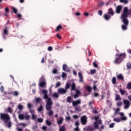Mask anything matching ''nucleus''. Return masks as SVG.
Masks as SVG:
<instances>
[{
  "instance_id": "f257e3e1",
  "label": "nucleus",
  "mask_w": 131,
  "mask_h": 131,
  "mask_svg": "<svg viewBox=\"0 0 131 131\" xmlns=\"http://www.w3.org/2000/svg\"><path fill=\"white\" fill-rule=\"evenodd\" d=\"M131 15V10L128 9L127 7H124L123 10V13L121 14V19L125 25H128V20L127 17Z\"/></svg>"
},
{
  "instance_id": "f03ea898",
  "label": "nucleus",
  "mask_w": 131,
  "mask_h": 131,
  "mask_svg": "<svg viewBox=\"0 0 131 131\" xmlns=\"http://www.w3.org/2000/svg\"><path fill=\"white\" fill-rule=\"evenodd\" d=\"M0 120L4 121V123H6L8 127H12V122H11V117L10 115L7 113H0Z\"/></svg>"
},
{
  "instance_id": "7ed1b4c3",
  "label": "nucleus",
  "mask_w": 131,
  "mask_h": 131,
  "mask_svg": "<svg viewBox=\"0 0 131 131\" xmlns=\"http://www.w3.org/2000/svg\"><path fill=\"white\" fill-rule=\"evenodd\" d=\"M42 93L44 95L43 99L47 100H46V109L50 110V109L52 108V106H53L52 98L49 97V95H48V90H43L42 91Z\"/></svg>"
},
{
  "instance_id": "20e7f679",
  "label": "nucleus",
  "mask_w": 131,
  "mask_h": 131,
  "mask_svg": "<svg viewBox=\"0 0 131 131\" xmlns=\"http://www.w3.org/2000/svg\"><path fill=\"white\" fill-rule=\"evenodd\" d=\"M125 58H126V54L125 53L117 54L115 55L114 63V64H120Z\"/></svg>"
},
{
  "instance_id": "39448f33",
  "label": "nucleus",
  "mask_w": 131,
  "mask_h": 131,
  "mask_svg": "<svg viewBox=\"0 0 131 131\" xmlns=\"http://www.w3.org/2000/svg\"><path fill=\"white\" fill-rule=\"evenodd\" d=\"M69 89H70V83L68 82L66 84L65 89L62 88H59L58 89L57 92L59 95H66Z\"/></svg>"
},
{
  "instance_id": "423d86ee",
  "label": "nucleus",
  "mask_w": 131,
  "mask_h": 131,
  "mask_svg": "<svg viewBox=\"0 0 131 131\" xmlns=\"http://www.w3.org/2000/svg\"><path fill=\"white\" fill-rule=\"evenodd\" d=\"M123 104L125 105L124 109H128L130 106V102L127 100H123Z\"/></svg>"
},
{
  "instance_id": "0eeeda50",
  "label": "nucleus",
  "mask_w": 131,
  "mask_h": 131,
  "mask_svg": "<svg viewBox=\"0 0 131 131\" xmlns=\"http://www.w3.org/2000/svg\"><path fill=\"white\" fill-rule=\"evenodd\" d=\"M88 120V118L86 117V116H82L81 117V122L83 125H85L86 124V122Z\"/></svg>"
},
{
  "instance_id": "6e6552de",
  "label": "nucleus",
  "mask_w": 131,
  "mask_h": 131,
  "mask_svg": "<svg viewBox=\"0 0 131 131\" xmlns=\"http://www.w3.org/2000/svg\"><path fill=\"white\" fill-rule=\"evenodd\" d=\"M126 119L127 118H126V117H122L121 119L114 118L113 119V121H116V122H121V120H126Z\"/></svg>"
},
{
  "instance_id": "1a4fd4ad",
  "label": "nucleus",
  "mask_w": 131,
  "mask_h": 131,
  "mask_svg": "<svg viewBox=\"0 0 131 131\" xmlns=\"http://www.w3.org/2000/svg\"><path fill=\"white\" fill-rule=\"evenodd\" d=\"M121 10H122V6L121 5H119L117 7L115 12L117 14H120L121 12Z\"/></svg>"
},
{
  "instance_id": "9d476101",
  "label": "nucleus",
  "mask_w": 131,
  "mask_h": 131,
  "mask_svg": "<svg viewBox=\"0 0 131 131\" xmlns=\"http://www.w3.org/2000/svg\"><path fill=\"white\" fill-rule=\"evenodd\" d=\"M80 104H81V101L79 100H77V101H73L72 102V105L73 107H76L77 105H80Z\"/></svg>"
},
{
  "instance_id": "9b49d317",
  "label": "nucleus",
  "mask_w": 131,
  "mask_h": 131,
  "mask_svg": "<svg viewBox=\"0 0 131 131\" xmlns=\"http://www.w3.org/2000/svg\"><path fill=\"white\" fill-rule=\"evenodd\" d=\"M62 69L63 71H65L66 72H70V69H69V68L67 67V64H63L62 66Z\"/></svg>"
},
{
  "instance_id": "f8f14e48",
  "label": "nucleus",
  "mask_w": 131,
  "mask_h": 131,
  "mask_svg": "<svg viewBox=\"0 0 131 131\" xmlns=\"http://www.w3.org/2000/svg\"><path fill=\"white\" fill-rule=\"evenodd\" d=\"M8 34H9V31H8V29L6 28L3 31V37L4 39H6V35H8Z\"/></svg>"
},
{
  "instance_id": "ddd939ff",
  "label": "nucleus",
  "mask_w": 131,
  "mask_h": 131,
  "mask_svg": "<svg viewBox=\"0 0 131 131\" xmlns=\"http://www.w3.org/2000/svg\"><path fill=\"white\" fill-rule=\"evenodd\" d=\"M103 18L106 20V21H109V20L111 19V15H110V14L106 13L104 15Z\"/></svg>"
},
{
  "instance_id": "4468645a",
  "label": "nucleus",
  "mask_w": 131,
  "mask_h": 131,
  "mask_svg": "<svg viewBox=\"0 0 131 131\" xmlns=\"http://www.w3.org/2000/svg\"><path fill=\"white\" fill-rule=\"evenodd\" d=\"M107 14H108V15H111V16H113L115 14V12L113 11V9H112V8H110L108 10Z\"/></svg>"
},
{
  "instance_id": "2eb2a0df",
  "label": "nucleus",
  "mask_w": 131,
  "mask_h": 131,
  "mask_svg": "<svg viewBox=\"0 0 131 131\" xmlns=\"http://www.w3.org/2000/svg\"><path fill=\"white\" fill-rule=\"evenodd\" d=\"M78 76L80 79V82H83V76H82V74L81 73V72L78 73Z\"/></svg>"
},
{
  "instance_id": "dca6fc26",
  "label": "nucleus",
  "mask_w": 131,
  "mask_h": 131,
  "mask_svg": "<svg viewBox=\"0 0 131 131\" xmlns=\"http://www.w3.org/2000/svg\"><path fill=\"white\" fill-rule=\"evenodd\" d=\"M56 120L58 124H62V123H63V120H64V118H63L62 117H60L59 119H57Z\"/></svg>"
},
{
  "instance_id": "f3484780",
  "label": "nucleus",
  "mask_w": 131,
  "mask_h": 131,
  "mask_svg": "<svg viewBox=\"0 0 131 131\" xmlns=\"http://www.w3.org/2000/svg\"><path fill=\"white\" fill-rule=\"evenodd\" d=\"M85 131H94L95 130V128L92 126H88L85 128Z\"/></svg>"
},
{
  "instance_id": "a211bd4d",
  "label": "nucleus",
  "mask_w": 131,
  "mask_h": 131,
  "mask_svg": "<svg viewBox=\"0 0 131 131\" xmlns=\"http://www.w3.org/2000/svg\"><path fill=\"white\" fill-rule=\"evenodd\" d=\"M117 77L118 79H119L120 80H124V77H123V75H122V74H120L117 75Z\"/></svg>"
},
{
  "instance_id": "6ab92c4d",
  "label": "nucleus",
  "mask_w": 131,
  "mask_h": 131,
  "mask_svg": "<svg viewBox=\"0 0 131 131\" xmlns=\"http://www.w3.org/2000/svg\"><path fill=\"white\" fill-rule=\"evenodd\" d=\"M70 86H71V91H75L76 89V85H75V83H73L72 85H70Z\"/></svg>"
},
{
  "instance_id": "aec40b11",
  "label": "nucleus",
  "mask_w": 131,
  "mask_h": 131,
  "mask_svg": "<svg viewBox=\"0 0 131 131\" xmlns=\"http://www.w3.org/2000/svg\"><path fill=\"white\" fill-rule=\"evenodd\" d=\"M46 110H47V111H49V113H48V115H49V116H52V115L54 114V112L52 111V105H51V109H50L49 110L46 109Z\"/></svg>"
},
{
  "instance_id": "412c9836",
  "label": "nucleus",
  "mask_w": 131,
  "mask_h": 131,
  "mask_svg": "<svg viewBox=\"0 0 131 131\" xmlns=\"http://www.w3.org/2000/svg\"><path fill=\"white\" fill-rule=\"evenodd\" d=\"M62 28H63V27L62 26V25H59L56 27V28L55 29V31H56V32H58V31H60V30H61V29H62Z\"/></svg>"
},
{
  "instance_id": "4be33fe9",
  "label": "nucleus",
  "mask_w": 131,
  "mask_h": 131,
  "mask_svg": "<svg viewBox=\"0 0 131 131\" xmlns=\"http://www.w3.org/2000/svg\"><path fill=\"white\" fill-rule=\"evenodd\" d=\"M6 112H8L9 113H10V114L13 113V108L11 107H8L7 108Z\"/></svg>"
},
{
  "instance_id": "5701e85b",
  "label": "nucleus",
  "mask_w": 131,
  "mask_h": 131,
  "mask_svg": "<svg viewBox=\"0 0 131 131\" xmlns=\"http://www.w3.org/2000/svg\"><path fill=\"white\" fill-rule=\"evenodd\" d=\"M39 85L41 86V88H43L44 86H46V83L45 81H41L39 83Z\"/></svg>"
},
{
  "instance_id": "b1692460",
  "label": "nucleus",
  "mask_w": 131,
  "mask_h": 131,
  "mask_svg": "<svg viewBox=\"0 0 131 131\" xmlns=\"http://www.w3.org/2000/svg\"><path fill=\"white\" fill-rule=\"evenodd\" d=\"M121 100V97L119 95L117 94L115 97V101H120Z\"/></svg>"
},
{
  "instance_id": "393cba45",
  "label": "nucleus",
  "mask_w": 131,
  "mask_h": 131,
  "mask_svg": "<svg viewBox=\"0 0 131 131\" xmlns=\"http://www.w3.org/2000/svg\"><path fill=\"white\" fill-rule=\"evenodd\" d=\"M25 115H23V114H19L18 115V118H19V119L20 120H24V117H25Z\"/></svg>"
},
{
  "instance_id": "a878e982",
  "label": "nucleus",
  "mask_w": 131,
  "mask_h": 131,
  "mask_svg": "<svg viewBox=\"0 0 131 131\" xmlns=\"http://www.w3.org/2000/svg\"><path fill=\"white\" fill-rule=\"evenodd\" d=\"M13 96H15V97H17V96L19 95V92L18 91H14L13 92L11 93Z\"/></svg>"
},
{
  "instance_id": "bb28decb",
  "label": "nucleus",
  "mask_w": 131,
  "mask_h": 131,
  "mask_svg": "<svg viewBox=\"0 0 131 131\" xmlns=\"http://www.w3.org/2000/svg\"><path fill=\"white\" fill-rule=\"evenodd\" d=\"M112 82L113 84H116V77H114L112 78Z\"/></svg>"
},
{
  "instance_id": "cd10ccee",
  "label": "nucleus",
  "mask_w": 131,
  "mask_h": 131,
  "mask_svg": "<svg viewBox=\"0 0 131 131\" xmlns=\"http://www.w3.org/2000/svg\"><path fill=\"white\" fill-rule=\"evenodd\" d=\"M59 131H66V128L65 127V125L61 126L59 129Z\"/></svg>"
},
{
  "instance_id": "c85d7f7f",
  "label": "nucleus",
  "mask_w": 131,
  "mask_h": 131,
  "mask_svg": "<svg viewBox=\"0 0 131 131\" xmlns=\"http://www.w3.org/2000/svg\"><path fill=\"white\" fill-rule=\"evenodd\" d=\"M53 98H56V99L59 98V94L57 93H54L52 95Z\"/></svg>"
},
{
  "instance_id": "c756f323",
  "label": "nucleus",
  "mask_w": 131,
  "mask_h": 131,
  "mask_svg": "<svg viewBox=\"0 0 131 131\" xmlns=\"http://www.w3.org/2000/svg\"><path fill=\"white\" fill-rule=\"evenodd\" d=\"M126 89L127 90H131V82H128L126 85Z\"/></svg>"
},
{
  "instance_id": "7c9ffc66",
  "label": "nucleus",
  "mask_w": 131,
  "mask_h": 131,
  "mask_svg": "<svg viewBox=\"0 0 131 131\" xmlns=\"http://www.w3.org/2000/svg\"><path fill=\"white\" fill-rule=\"evenodd\" d=\"M119 92H120V94L122 95V96H123V95H124V94H125V90H122V89H119Z\"/></svg>"
},
{
  "instance_id": "2f4dec72",
  "label": "nucleus",
  "mask_w": 131,
  "mask_h": 131,
  "mask_svg": "<svg viewBox=\"0 0 131 131\" xmlns=\"http://www.w3.org/2000/svg\"><path fill=\"white\" fill-rule=\"evenodd\" d=\"M86 89L87 92H89V93H91L92 92V88H91L90 86H87L86 87Z\"/></svg>"
},
{
  "instance_id": "473e14b6",
  "label": "nucleus",
  "mask_w": 131,
  "mask_h": 131,
  "mask_svg": "<svg viewBox=\"0 0 131 131\" xmlns=\"http://www.w3.org/2000/svg\"><path fill=\"white\" fill-rule=\"evenodd\" d=\"M127 25H126L125 24L122 25V30H126L127 29Z\"/></svg>"
},
{
  "instance_id": "72a5a7b5",
  "label": "nucleus",
  "mask_w": 131,
  "mask_h": 131,
  "mask_svg": "<svg viewBox=\"0 0 131 131\" xmlns=\"http://www.w3.org/2000/svg\"><path fill=\"white\" fill-rule=\"evenodd\" d=\"M116 105L118 107H121V105H122V102L121 101H118L116 103Z\"/></svg>"
},
{
  "instance_id": "f704fd0d",
  "label": "nucleus",
  "mask_w": 131,
  "mask_h": 131,
  "mask_svg": "<svg viewBox=\"0 0 131 131\" xmlns=\"http://www.w3.org/2000/svg\"><path fill=\"white\" fill-rule=\"evenodd\" d=\"M94 126L95 128L97 129L98 127H99V124L97 122H94Z\"/></svg>"
},
{
  "instance_id": "c9c22d12",
  "label": "nucleus",
  "mask_w": 131,
  "mask_h": 131,
  "mask_svg": "<svg viewBox=\"0 0 131 131\" xmlns=\"http://www.w3.org/2000/svg\"><path fill=\"white\" fill-rule=\"evenodd\" d=\"M24 119L26 120H29V119H30V116L29 115L25 116Z\"/></svg>"
},
{
  "instance_id": "e433bc0d",
  "label": "nucleus",
  "mask_w": 131,
  "mask_h": 131,
  "mask_svg": "<svg viewBox=\"0 0 131 131\" xmlns=\"http://www.w3.org/2000/svg\"><path fill=\"white\" fill-rule=\"evenodd\" d=\"M43 110V106L42 105H40L38 108V112H41V111Z\"/></svg>"
},
{
  "instance_id": "4c0bfd02",
  "label": "nucleus",
  "mask_w": 131,
  "mask_h": 131,
  "mask_svg": "<svg viewBox=\"0 0 131 131\" xmlns=\"http://www.w3.org/2000/svg\"><path fill=\"white\" fill-rule=\"evenodd\" d=\"M36 103H39L41 101V99L39 97H36L35 98Z\"/></svg>"
},
{
  "instance_id": "58836bf2",
  "label": "nucleus",
  "mask_w": 131,
  "mask_h": 131,
  "mask_svg": "<svg viewBox=\"0 0 131 131\" xmlns=\"http://www.w3.org/2000/svg\"><path fill=\"white\" fill-rule=\"evenodd\" d=\"M127 69H131V62H128L126 64Z\"/></svg>"
},
{
  "instance_id": "ea45409f",
  "label": "nucleus",
  "mask_w": 131,
  "mask_h": 131,
  "mask_svg": "<svg viewBox=\"0 0 131 131\" xmlns=\"http://www.w3.org/2000/svg\"><path fill=\"white\" fill-rule=\"evenodd\" d=\"M120 3H123L124 4H128V0H120Z\"/></svg>"
},
{
  "instance_id": "a19ab883",
  "label": "nucleus",
  "mask_w": 131,
  "mask_h": 131,
  "mask_svg": "<svg viewBox=\"0 0 131 131\" xmlns=\"http://www.w3.org/2000/svg\"><path fill=\"white\" fill-rule=\"evenodd\" d=\"M71 100H72L71 96H68L67 97V101L68 103H71Z\"/></svg>"
},
{
  "instance_id": "79ce46f5",
  "label": "nucleus",
  "mask_w": 131,
  "mask_h": 131,
  "mask_svg": "<svg viewBox=\"0 0 131 131\" xmlns=\"http://www.w3.org/2000/svg\"><path fill=\"white\" fill-rule=\"evenodd\" d=\"M46 124L47 125H49V126H51L52 125V122L51 121H49V120H46Z\"/></svg>"
},
{
  "instance_id": "37998d69",
  "label": "nucleus",
  "mask_w": 131,
  "mask_h": 131,
  "mask_svg": "<svg viewBox=\"0 0 131 131\" xmlns=\"http://www.w3.org/2000/svg\"><path fill=\"white\" fill-rule=\"evenodd\" d=\"M37 122L41 123L43 121V119L39 118L37 119Z\"/></svg>"
},
{
  "instance_id": "c03bdc74",
  "label": "nucleus",
  "mask_w": 131,
  "mask_h": 131,
  "mask_svg": "<svg viewBox=\"0 0 131 131\" xmlns=\"http://www.w3.org/2000/svg\"><path fill=\"white\" fill-rule=\"evenodd\" d=\"M36 118H37V116L35 115L34 114L32 115V119L33 120H35Z\"/></svg>"
},
{
  "instance_id": "a18cd8bd",
  "label": "nucleus",
  "mask_w": 131,
  "mask_h": 131,
  "mask_svg": "<svg viewBox=\"0 0 131 131\" xmlns=\"http://www.w3.org/2000/svg\"><path fill=\"white\" fill-rule=\"evenodd\" d=\"M75 109L76 111H81V109H80V106H76Z\"/></svg>"
},
{
  "instance_id": "49530a36",
  "label": "nucleus",
  "mask_w": 131,
  "mask_h": 131,
  "mask_svg": "<svg viewBox=\"0 0 131 131\" xmlns=\"http://www.w3.org/2000/svg\"><path fill=\"white\" fill-rule=\"evenodd\" d=\"M96 72H97V70H96V69L91 70V74H95Z\"/></svg>"
},
{
  "instance_id": "de8ad7c7",
  "label": "nucleus",
  "mask_w": 131,
  "mask_h": 131,
  "mask_svg": "<svg viewBox=\"0 0 131 131\" xmlns=\"http://www.w3.org/2000/svg\"><path fill=\"white\" fill-rule=\"evenodd\" d=\"M12 10H13V12H14V14H17V13H18V10H17V9L14 7L12 8Z\"/></svg>"
},
{
  "instance_id": "09e8293b",
  "label": "nucleus",
  "mask_w": 131,
  "mask_h": 131,
  "mask_svg": "<svg viewBox=\"0 0 131 131\" xmlns=\"http://www.w3.org/2000/svg\"><path fill=\"white\" fill-rule=\"evenodd\" d=\"M0 91L1 93H4V92L5 91V88H4V86H1V87L0 88Z\"/></svg>"
},
{
  "instance_id": "8fccbe9b",
  "label": "nucleus",
  "mask_w": 131,
  "mask_h": 131,
  "mask_svg": "<svg viewBox=\"0 0 131 131\" xmlns=\"http://www.w3.org/2000/svg\"><path fill=\"white\" fill-rule=\"evenodd\" d=\"M19 125L21 126H23L24 127H25V126H27V124H26V123H19Z\"/></svg>"
},
{
  "instance_id": "3c124183",
  "label": "nucleus",
  "mask_w": 131,
  "mask_h": 131,
  "mask_svg": "<svg viewBox=\"0 0 131 131\" xmlns=\"http://www.w3.org/2000/svg\"><path fill=\"white\" fill-rule=\"evenodd\" d=\"M98 14L99 15V16H102L103 15V11L102 10H99Z\"/></svg>"
},
{
  "instance_id": "603ef678",
  "label": "nucleus",
  "mask_w": 131,
  "mask_h": 131,
  "mask_svg": "<svg viewBox=\"0 0 131 131\" xmlns=\"http://www.w3.org/2000/svg\"><path fill=\"white\" fill-rule=\"evenodd\" d=\"M18 109H19V110H22V109H23V105L21 104L18 105Z\"/></svg>"
},
{
  "instance_id": "864d4df0",
  "label": "nucleus",
  "mask_w": 131,
  "mask_h": 131,
  "mask_svg": "<svg viewBox=\"0 0 131 131\" xmlns=\"http://www.w3.org/2000/svg\"><path fill=\"white\" fill-rule=\"evenodd\" d=\"M28 108L30 110L32 108V105L31 103H28Z\"/></svg>"
},
{
  "instance_id": "5fc2aeb1",
  "label": "nucleus",
  "mask_w": 131,
  "mask_h": 131,
  "mask_svg": "<svg viewBox=\"0 0 131 131\" xmlns=\"http://www.w3.org/2000/svg\"><path fill=\"white\" fill-rule=\"evenodd\" d=\"M93 66H94V67H95V68H98V64L97 63L94 62L93 63Z\"/></svg>"
},
{
  "instance_id": "6e6d98bb",
  "label": "nucleus",
  "mask_w": 131,
  "mask_h": 131,
  "mask_svg": "<svg viewBox=\"0 0 131 131\" xmlns=\"http://www.w3.org/2000/svg\"><path fill=\"white\" fill-rule=\"evenodd\" d=\"M67 76V74H66V73L63 72L62 73V78H64V77H66Z\"/></svg>"
},
{
  "instance_id": "4d7b16f0",
  "label": "nucleus",
  "mask_w": 131,
  "mask_h": 131,
  "mask_svg": "<svg viewBox=\"0 0 131 131\" xmlns=\"http://www.w3.org/2000/svg\"><path fill=\"white\" fill-rule=\"evenodd\" d=\"M57 73L58 70L57 69H55L53 70V73H54V74H57Z\"/></svg>"
},
{
  "instance_id": "13d9d810",
  "label": "nucleus",
  "mask_w": 131,
  "mask_h": 131,
  "mask_svg": "<svg viewBox=\"0 0 131 131\" xmlns=\"http://www.w3.org/2000/svg\"><path fill=\"white\" fill-rule=\"evenodd\" d=\"M74 130H75V131H80V129H79L78 126H76V128H74Z\"/></svg>"
},
{
  "instance_id": "bf43d9fd",
  "label": "nucleus",
  "mask_w": 131,
  "mask_h": 131,
  "mask_svg": "<svg viewBox=\"0 0 131 131\" xmlns=\"http://www.w3.org/2000/svg\"><path fill=\"white\" fill-rule=\"evenodd\" d=\"M79 97V95L76 94V93L74 95V98L75 99H76V98H78Z\"/></svg>"
},
{
  "instance_id": "052dcab7",
  "label": "nucleus",
  "mask_w": 131,
  "mask_h": 131,
  "mask_svg": "<svg viewBox=\"0 0 131 131\" xmlns=\"http://www.w3.org/2000/svg\"><path fill=\"white\" fill-rule=\"evenodd\" d=\"M29 112L32 115L34 114V110H29Z\"/></svg>"
},
{
  "instance_id": "680f3d73",
  "label": "nucleus",
  "mask_w": 131,
  "mask_h": 131,
  "mask_svg": "<svg viewBox=\"0 0 131 131\" xmlns=\"http://www.w3.org/2000/svg\"><path fill=\"white\" fill-rule=\"evenodd\" d=\"M47 128H48V127L47 126H43L42 127V129L43 130H47Z\"/></svg>"
},
{
  "instance_id": "e2e57ef3",
  "label": "nucleus",
  "mask_w": 131,
  "mask_h": 131,
  "mask_svg": "<svg viewBox=\"0 0 131 131\" xmlns=\"http://www.w3.org/2000/svg\"><path fill=\"white\" fill-rule=\"evenodd\" d=\"M48 51L51 52V51H53V47L50 46L48 47Z\"/></svg>"
},
{
  "instance_id": "0e129e2a",
  "label": "nucleus",
  "mask_w": 131,
  "mask_h": 131,
  "mask_svg": "<svg viewBox=\"0 0 131 131\" xmlns=\"http://www.w3.org/2000/svg\"><path fill=\"white\" fill-rule=\"evenodd\" d=\"M61 85V83H60V82H58L56 84V87L58 88V86Z\"/></svg>"
},
{
  "instance_id": "69168bd1",
  "label": "nucleus",
  "mask_w": 131,
  "mask_h": 131,
  "mask_svg": "<svg viewBox=\"0 0 131 131\" xmlns=\"http://www.w3.org/2000/svg\"><path fill=\"white\" fill-rule=\"evenodd\" d=\"M114 124H115L114 123H113L110 124V127L111 128H113V127H114Z\"/></svg>"
},
{
  "instance_id": "338daca9",
  "label": "nucleus",
  "mask_w": 131,
  "mask_h": 131,
  "mask_svg": "<svg viewBox=\"0 0 131 131\" xmlns=\"http://www.w3.org/2000/svg\"><path fill=\"white\" fill-rule=\"evenodd\" d=\"M75 125L76 126H79V121H77L75 122Z\"/></svg>"
},
{
  "instance_id": "774afa93",
  "label": "nucleus",
  "mask_w": 131,
  "mask_h": 131,
  "mask_svg": "<svg viewBox=\"0 0 131 131\" xmlns=\"http://www.w3.org/2000/svg\"><path fill=\"white\" fill-rule=\"evenodd\" d=\"M98 6L99 7H102V6H104V2H101L98 4Z\"/></svg>"
}]
</instances>
